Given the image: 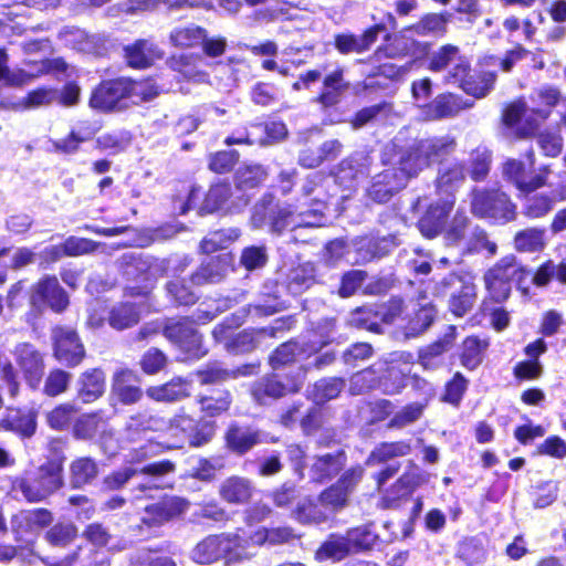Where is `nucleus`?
<instances>
[{
	"label": "nucleus",
	"instance_id": "nucleus-1",
	"mask_svg": "<svg viewBox=\"0 0 566 566\" xmlns=\"http://www.w3.org/2000/svg\"><path fill=\"white\" fill-rule=\"evenodd\" d=\"M449 63H453L454 67L449 70V76H446V80L458 84L467 94L481 98L492 88L495 75L489 72L479 81L469 76V62L460 54L459 49L451 44L443 45L431 53L428 69L432 72H442L449 69Z\"/></svg>",
	"mask_w": 566,
	"mask_h": 566
},
{
	"label": "nucleus",
	"instance_id": "nucleus-2",
	"mask_svg": "<svg viewBox=\"0 0 566 566\" xmlns=\"http://www.w3.org/2000/svg\"><path fill=\"white\" fill-rule=\"evenodd\" d=\"M532 101L533 106H527L520 99L511 103L504 111L505 125L515 128L518 137L533 135L539 122L548 117L551 107L557 103L558 92L555 88H544L538 91Z\"/></svg>",
	"mask_w": 566,
	"mask_h": 566
},
{
	"label": "nucleus",
	"instance_id": "nucleus-3",
	"mask_svg": "<svg viewBox=\"0 0 566 566\" xmlns=\"http://www.w3.org/2000/svg\"><path fill=\"white\" fill-rule=\"evenodd\" d=\"M255 553L250 552L245 533L212 535L202 539L192 551V559L199 564H210L224 557L227 563L250 559Z\"/></svg>",
	"mask_w": 566,
	"mask_h": 566
},
{
	"label": "nucleus",
	"instance_id": "nucleus-4",
	"mask_svg": "<svg viewBox=\"0 0 566 566\" xmlns=\"http://www.w3.org/2000/svg\"><path fill=\"white\" fill-rule=\"evenodd\" d=\"M454 142L448 136L429 138L415 142L407 149L402 150L394 164L399 165L405 180L417 175L431 163L448 154L453 148Z\"/></svg>",
	"mask_w": 566,
	"mask_h": 566
},
{
	"label": "nucleus",
	"instance_id": "nucleus-5",
	"mask_svg": "<svg viewBox=\"0 0 566 566\" xmlns=\"http://www.w3.org/2000/svg\"><path fill=\"white\" fill-rule=\"evenodd\" d=\"M148 429L165 430L166 433L176 439L168 448L178 447L182 440H188L193 447L207 443L213 436V426L210 422L197 423L191 417L185 413L176 415L168 423L158 419H149Z\"/></svg>",
	"mask_w": 566,
	"mask_h": 566
},
{
	"label": "nucleus",
	"instance_id": "nucleus-6",
	"mask_svg": "<svg viewBox=\"0 0 566 566\" xmlns=\"http://www.w3.org/2000/svg\"><path fill=\"white\" fill-rule=\"evenodd\" d=\"M471 207L475 216L494 219L500 222H509L516 216L515 205L511 202L504 192L497 190L474 191Z\"/></svg>",
	"mask_w": 566,
	"mask_h": 566
},
{
	"label": "nucleus",
	"instance_id": "nucleus-7",
	"mask_svg": "<svg viewBox=\"0 0 566 566\" xmlns=\"http://www.w3.org/2000/svg\"><path fill=\"white\" fill-rule=\"evenodd\" d=\"M522 272L514 256L503 258L484 275L485 287L490 297L495 302L505 301L510 295L512 282L520 280Z\"/></svg>",
	"mask_w": 566,
	"mask_h": 566
},
{
	"label": "nucleus",
	"instance_id": "nucleus-8",
	"mask_svg": "<svg viewBox=\"0 0 566 566\" xmlns=\"http://www.w3.org/2000/svg\"><path fill=\"white\" fill-rule=\"evenodd\" d=\"M468 218L457 213L446 229L444 239L448 245H461L463 252L486 250L491 255L496 252V244L490 242L482 230H474L467 238Z\"/></svg>",
	"mask_w": 566,
	"mask_h": 566
},
{
	"label": "nucleus",
	"instance_id": "nucleus-9",
	"mask_svg": "<svg viewBox=\"0 0 566 566\" xmlns=\"http://www.w3.org/2000/svg\"><path fill=\"white\" fill-rule=\"evenodd\" d=\"M534 164L533 151L527 155V164L517 159H509L503 165V176L523 193L535 191L546 184L548 170L545 168L538 174L532 175L530 170L533 169Z\"/></svg>",
	"mask_w": 566,
	"mask_h": 566
},
{
	"label": "nucleus",
	"instance_id": "nucleus-10",
	"mask_svg": "<svg viewBox=\"0 0 566 566\" xmlns=\"http://www.w3.org/2000/svg\"><path fill=\"white\" fill-rule=\"evenodd\" d=\"M62 467L59 462H49L40 468L39 476L34 480H24L20 489L28 501L38 502L45 499L62 484Z\"/></svg>",
	"mask_w": 566,
	"mask_h": 566
},
{
	"label": "nucleus",
	"instance_id": "nucleus-11",
	"mask_svg": "<svg viewBox=\"0 0 566 566\" xmlns=\"http://www.w3.org/2000/svg\"><path fill=\"white\" fill-rule=\"evenodd\" d=\"M30 301L35 308L49 306L54 312H62L69 305V297L54 276H46L34 284Z\"/></svg>",
	"mask_w": 566,
	"mask_h": 566
},
{
	"label": "nucleus",
	"instance_id": "nucleus-12",
	"mask_svg": "<svg viewBox=\"0 0 566 566\" xmlns=\"http://www.w3.org/2000/svg\"><path fill=\"white\" fill-rule=\"evenodd\" d=\"M364 470L358 467L345 472L336 484L325 490L321 496V504L329 511H336L347 504L349 494L360 481Z\"/></svg>",
	"mask_w": 566,
	"mask_h": 566
},
{
	"label": "nucleus",
	"instance_id": "nucleus-13",
	"mask_svg": "<svg viewBox=\"0 0 566 566\" xmlns=\"http://www.w3.org/2000/svg\"><path fill=\"white\" fill-rule=\"evenodd\" d=\"M53 340L56 359L66 366L74 367L84 358V347L73 329L65 327L54 328Z\"/></svg>",
	"mask_w": 566,
	"mask_h": 566
},
{
	"label": "nucleus",
	"instance_id": "nucleus-14",
	"mask_svg": "<svg viewBox=\"0 0 566 566\" xmlns=\"http://www.w3.org/2000/svg\"><path fill=\"white\" fill-rule=\"evenodd\" d=\"M324 203L319 202L317 208L311 211H292L290 208H282L277 216L272 220L271 228L275 232L285 229L294 230L300 227H321L324 224L322 209Z\"/></svg>",
	"mask_w": 566,
	"mask_h": 566
},
{
	"label": "nucleus",
	"instance_id": "nucleus-15",
	"mask_svg": "<svg viewBox=\"0 0 566 566\" xmlns=\"http://www.w3.org/2000/svg\"><path fill=\"white\" fill-rule=\"evenodd\" d=\"M165 335L187 354V358H200L206 354L201 348L200 335L187 319L167 325Z\"/></svg>",
	"mask_w": 566,
	"mask_h": 566
},
{
	"label": "nucleus",
	"instance_id": "nucleus-16",
	"mask_svg": "<svg viewBox=\"0 0 566 566\" xmlns=\"http://www.w3.org/2000/svg\"><path fill=\"white\" fill-rule=\"evenodd\" d=\"M413 357L410 353H392L386 368V376L379 380V387L386 394H397L405 387L406 375L410 373Z\"/></svg>",
	"mask_w": 566,
	"mask_h": 566
},
{
	"label": "nucleus",
	"instance_id": "nucleus-17",
	"mask_svg": "<svg viewBox=\"0 0 566 566\" xmlns=\"http://www.w3.org/2000/svg\"><path fill=\"white\" fill-rule=\"evenodd\" d=\"M15 361L22 370L28 385L32 389L40 386L43 376V358L30 344H20L14 349Z\"/></svg>",
	"mask_w": 566,
	"mask_h": 566
},
{
	"label": "nucleus",
	"instance_id": "nucleus-18",
	"mask_svg": "<svg viewBox=\"0 0 566 566\" xmlns=\"http://www.w3.org/2000/svg\"><path fill=\"white\" fill-rule=\"evenodd\" d=\"M429 478V473L417 468L406 472L382 496L384 506H394L399 500L409 497L419 486L428 483Z\"/></svg>",
	"mask_w": 566,
	"mask_h": 566
},
{
	"label": "nucleus",
	"instance_id": "nucleus-19",
	"mask_svg": "<svg viewBox=\"0 0 566 566\" xmlns=\"http://www.w3.org/2000/svg\"><path fill=\"white\" fill-rule=\"evenodd\" d=\"M125 84L122 78L101 83L90 98V106L94 109L107 112L114 109L125 99Z\"/></svg>",
	"mask_w": 566,
	"mask_h": 566
},
{
	"label": "nucleus",
	"instance_id": "nucleus-20",
	"mask_svg": "<svg viewBox=\"0 0 566 566\" xmlns=\"http://www.w3.org/2000/svg\"><path fill=\"white\" fill-rule=\"evenodd\" d=\"M448 284L459 285L452 293L449 307L455 316H463L468 313L476 300V286L472 281H464L455 275H450Z\"/></svg>",
	"mask_w": 566,
	"mask_h": 566
},
{
	"label": "nucleus",
	"instance_id": "nucleus-21",
	"mask_svg": "<svg viewBox=\"0 0 566 566\" xmlns=\"http://www.w3.org/2000/svg\"><path fill=\"white\" fill-rule=\"evenodd\" d=\"M188 507V503L179 497L165 499L159 503L145 507L143 522L148 525L161 524L169 518L181 514Z\"/></svg>",
	"mask_w": 566,
	"mask_h": 566
},
{
	"label": "nucleus",
	"instance_id": "nucleus-22",
	"mask_svg": "<svg viewBox=\"0 0 566 566\" xmlns=\"http://www.w3.org/2000/svg\"><path fill=\"white\" fill-rule=\"evenodd\" d=\"M303 373L296 379L283 384L276 378H266L260 381L252 390L254 399L260 403H266V398L276 399L287 392L297 391L302 385Z\"/></svg>",
	"mask_w": 566,
	"mask_h": 566
},
{
	"label": "nucleus",
	"instance_id": "nucleus-23",
	"mask_svg": "<svg viewBox=\"0 0 566 566\" xmlns=\"http://www.w3.org/2000/svg\"><path fill=\"white\" fill-rule=\"evenodd\" d=\"M453 206L452 199L430 206L426 214L419 220V230L427 238L436 237L444 224V219Z\"/></svg>",
	"mask_w": 566,
	"mask_h": 566
},
{
	"label": "nucleus",
	"instance_id": "nucleus-24",
	"mask_svg": "<svg viewBox=\"0 0 566 566\" xmlns=\"http://www.w3.org/2000/svg\"><path fill=\"white\" fill-rule=\"evenodd\" d=\"M146 395L159 402H172L190 395L189 385L181 378H175L160 386H153L146 390Z\"/></svg>",
	"mask_w": 566,
	"mask_h": 566
},
{
	"label": "nucleus",
	"instance_id": "nucleus-25",
	"mask_svg": "<svg viewBox=\"0 0 566 566\" xmlns=\"http://www.w3.org/2000/svg\"><path fill=\"white\" fill-rule=\"evenodd\" d=\"M134 382H137V376L134 371L122 369L116 373L113 391L122 402L134 403L140 399L142 390Z\"/></svg>",
	"mask_w": 566,
	"mask_h": 566
},
{
	"label": "nucleus",
	"instance_id": "nucleus-26",
	"mask_svg": "<svg viewBox=\"0 0 566 566\" xmlns=\"http://www.w3.org/2000/svg\"><path fill=\"white\" fill-rule=\"evenodd\" d=\"M161 56L157 45L148 41H139L126 49L127 61L133 67H147Z\"/></svg>",
	"mask_w": 566,
	"mask_h": 566
},
{
	"label": "nucleus",
	"instance_id": "nucleus-27",
	"mask_svg": "<svg viewBox=\"0 0 566 566\" xmlns=\"http://www.w3.org/2000/svg\"><path fill=\"white\" fill-rule=\"evenodd\" d=\"M104 390L105 375L101 369H92L81 376L78 395L84 402L96 400Z\"/></svg>",
	"mask_w": 566,
	"mask_h": 566
},
{
	"label": "nucleus",
	"instance_id": "nucleus-28",
	"mask_svg": "<svg viewBox=\"0 0 566 566\" xmlns=\"http://www.w3.org/2000/svg\"><path fill=\"white\" fill-rule=\"evenodd\" d=\"M449 331L450 332L446 334L443 338L423 348L419 353V360L423 368H436L439 365V357L452 346L455 337V328L450 326Z\"/></svg>",
	"mask_w": 566,
	"mask_h": 566
},
{
	"label": "nucleus",
	"instance_id": "nucleus-29",
	"mask_svg": "<svg viewBox=\"0 0 566 566\" xmlns=\"http://www.w3.org/2000/svg\"><path fill=\"white\" fill-rule=\"evenodd\" d=\"M229 269L230 258L228 254H222L203 265L192 276V281L196 284L218 282L229 272Z\"/></svg>",
	"mask_w": 566,
	"mask_h": 566
},
{
	"label": "nucleus",
	"instance_id": "nucleus-30",
	"mask_svg": "<svg viewBox=\"0 0 566 566\" xmlns=\"http://www.w3.org/2000/svg\"><path fill=\"white\" fill-rule=\"evenodd\" d=\"M488 346L486 339L475 336L465 338L461 347V364L468 369H475L482 363Z\"/></svg>",
	"mask_w": 566,
	"mask_h": 566
},
{
	"label": "nucleus",
	"instance_id": "nucleus-31",
	"mask_svg": "<svg viewBox=\"0 0 566 566\" xmlns=\"http://www.w3.org/2000/svg\"><path fill=\"white\" fill-rule=\"evenodd\" d=\"M220 495L229 503H242L251 496V485L245 479L232 476L222 483Z\"/></svg>",
	"mask_w": 566,
	"mask_h": 566
},
{
	"label": "nucleus",
	"instance_id": "nucleus-32",
	"mask_svg": "<svg viewBox=\"0 0 566 566\" xmlns=\"http://www.w3.org/2000/svg\"><path fill=\"white\" fill-rule=\"evenodd\" d=\"M292 537V532L289 528H259L254 531L245 541L250 545V552L263 544L276 545L287 542Z\"/></svg>",
	"mask_w": 566,
	"mask_h": 566
},
{
	"label": "nucleus",
	"instance_id": "nucleus-33",
	"mask_svg": "<svg viewBox=\"0 0 566 566\" xmlns=\"http://www.w3.org/2000/svg\"><path fill=\"white\" fill-rule=\"evenodd\" d=\"M7 62L8 56L6 52L0 50V81H4L8 85H23L46 70V63L43 62L36 73L27 70L10 71Z\"/></svg>",
	"mask_w": 566,
	"mask_h": 566
},
{
	"label": "nucleus",
	"instance_id": "nucleus-34",
	"mask_svg": "<svg viewBox=\"0 0 566 566\" xmlns=\"http://www.w3.org/2000/svg\"><path fill=\"white\" fill-rule=\"evenodd\" d=\"M448 15L441 13L426 14L417 24L407 29L405 33L416 32L419 35H439L447 31Z\"/></svg>",
	"mask_w": 566,
	"mask_h": 566
},
{
	"label": "nucleus",
	"instance_id": "nucleus-35",
	"mask_svg": "<svg viewBox=\"0 0 566 566\" xmlns=\"http://www.w3.org/2000/svg\"><path fill=\"white\" fill-rule=\"evenodd\" d=\"M545 230L530 228L515 234L514 244L516 250L522 252H536L545 248Z\"/></svg>",
	"mask_w": 566,
	"mask_h": 566
},
{
	"label": "nucleus",
	"instance_id": "nucleus-36",
	"mask_svg": "<svg viewBox=\"0 0 566 566\" xmlns=\"http://www.w3.org/2000/svg\"><path fill=\"white\" fill-rule=\"evenodd\" d=\"M264 130H265V134H266V137L265 139H259L256 140L255 138L252 137V134H248L245 137H228L226 139V144L231 146V145H234V144H255V143H260V144H269V143H274V142H279L281 139H283L286 134H287V129H286V126L285 124H283L282 122H272L270 124H266L265 127H264Z\"/></svg>",
	"mask_w": 566,
	"mask_h": 566
},
{
	"label": "nucleus",
	"instance_id": "nucleus-37",
	"mask_svg": "<svg viewBox=\"0 0 566 566\" xmlns=\"http://www.w3.org/2000/svg\"><path fill=\"white\" fill-rule=\"evenodd\" d=\"M140 318V313L133 304H120L113 307L108 316V323L113 328L125 329L135 325Z\"/></svg>",
	"mask_w": 566,
	"mask_h": 566
},
{
	"label": "nucleus",
	"instance_id": "nucleus-38",
	"mask_svg": "<svg viewBox=\"0 0 566 566\" xmlns=\"http://www.w3.org/2000/svg\"><path fill=\"white\" fill-rule=\"evenodd\" d=\"M266 337H273V332L268 329H261L258 332L243 331L238 334L231 344H227V347L237 353H245L261 345L262 339Z\"/></svg>",
	"mask_w": 566,
	"mask_h": 566
},
{
	"label": "nucleus",
	"instance_id": "nucleus-39",
	"mask_svg": "<svg viewBox=\"0 0 566 566\" xmlns=\"http://www.w3.org/2000/svg\"><path fill=\"white\" fill-rule=\"evenodd\" d=\"M352 553V546L344 536H331L316 552V558L319 560L324 559H343L345 556Z\"/></svg>",
	"mask_w": 566,
	"mask_h": 566
},
{
	"label": "nucleus",
	"instance_id": "nucleus-40",
	"mask_svg": "<svg viewBox=\"0 0 566 566\" xmlns=\"http://www.w3.org/2000/svg\"><path fill=\"white\" fill-rule=\"evenodd\" d=\"M345 88L346 84L343 81L342 71H334L324 80V90L319 96V102L325 106L336 104Z\"/></svg>",
	"mask_w": 566,
	"mask_h": 566
},
{
	"label": "nucleus",
	"instance_id": "nucleus-41",
	"mask_svg": "<svg viewBox=\"0 0 566 566\" xmlns=\"http://www.w3.org/2000/svg\"><path fill=\"white\" fill-rule=\"evenodd\" d=\"M51 513L46 510L21 511L13 516V525L17 531L27 522L30 532H35L51 522Z\"/></svg>",
	"mask_w": 566,
	"mask_h": 566
},
{
	"label": "nucleus",
	"instance_id": "nucleus-42",
	"mask_svg": "<svg viewBox=\"0 0 566 566\" xmlns=\"http://www.w3.org/2000/svg\"><path fill=\"white\" fill-rule=\"evenodd\" d=\"M344 465L343 454L319 457L312 467L313 478L322 481L339 472Z\"/></svg>",
	"mask_w": 566,
	"mask_h": 566
},
{
	"label": "nucleus",
	"instance_id": "nucleus-43",
	"mask_svg": "<svg viewBox=\"0 0 566 566\" xmlns=\"http://www.w3.org/2000/svg\"><path fill=\"white\" fill-rule=\"evenodd\" d=\"M460 108L461 107L453 95H440L427 106V118L437 119L451 116L458 113Z\"/></svg>",
	"mask_w": 566,
	"mask_h": 566
},
{
	"label": "nucleus",
	"instance_id": "nucleus-44",
	"mask_svg": "<svg viewBox=\"0 0 566 566\" xmlns=\"http://www.w3.org/2000/svg\"><path fill=\"white\" fill-rule=\"evenodd\" d=\"M266 177L265 170L259 165H247L238 169L235 174L237 188L248 190L256 187Z\"/></svg>",
	"mask_w": 566,
	"mask_h": 566
},
{
	"label": "nucleus",
	"instance_id": "nucleus-45",
	"mask_svg": "<svg viewBox=\"0 0 566 566\" xmlns=\"http://www.w3.org/2000/svg\"><path fill=\"white\" fill-rule=\"evenodd\" d=\"M227 441L231 449L239 453H243L261 440L256 432H252L247 429L232 428L227 434Z\"/></svg>",
	"mask_w": 566,
	"mask_h": 566
},
{
	"label": "nucleus",
	"instance_id": "nucleus-46",
	"mask_svg": "<svg viewBox=\"0 0 566 566\" xmlns=\"http://www.w3.org/2000/svg\"><path fill=\"white\" fill-rule=\"evenodd\" d=\"M205 31L195 25L176 28L170 34V41L178 48H191L201 43L205 39Z\"/></svg>",
	"mask_w": 566,
	"mask_h": 566
},
{
	"label": "nucleus",
	"instance_id": "nucleus-47",
	"mask_svg": "<svg viewBox=\"0 0 566 566\" xmlns=\"http://www.w3.org/2000/svg\"><path fill=\"white\" fill-rule=\"evenodd\" d=\"M1 424L3 428L14 430L25 437L33 434L36 427L34 413L20 415L19 411L10 412Z\"/></svg>",
	"mask_w": 566,
	"mask_h": 566
},
{
	"label": "nucleus",
	"instance_id": "nucleus-48",
	"mask_svg": "<svg viewBox=\"0 0 566 566\" xmlns=\"http://www.w3.org/2000/svg\"><path fill=\"white\" fill-rule=\"evenodd\" d=\"M57 98V93L51 88H39L30 92L24 98L19 101L15 109H30L48 105Z\"/></svg>",
	"mask_w": 566,
	"mask_h": 566
},
{
	"label": "nucleus",
	"instance_id": "nucleus-49",
	"mask_svg": "<svg viewBox=\"0 0 566 566\" xmlns=\"http://www.w3.org/2000/svg\"><path fill=\"white\" fill-rule=\"evenodd\" d=\"M352 546V553L369 549L376 542L377 535L367 526L349 530L345 536Z\"/></svg>",
	"mask_w": 566,
	"mask_h": 566
},
{
	"label": "nucleus",
	"instance_id": "nucleus-50",
	"mask_svg": "<svg viewBox=\"0 0 566 566\" xmlns=\"http://www.w3.org/2000/svg\"><path fill=\"white\" fill-rule=\"evenodd\" d=\"M410 446L405 442L382 443L370 454L368 463H380L395 457L408 454Z\"/></svg>",
	"mask_w": 566,
	"mask_h": 566
},
{
	"label": "nucleus",
	"instance_id": "nucleus-51",
	"mask_svg": "<svg viewBox=\"0 0 566 566\" xmlns=\"http://www.w3.org/2000/svg\"><path fill=\"white\" fill-rule=\"evenodd\" d=\"M239 237L235 230L214 231L209 233L201 242V249L205 253H212L219 249H226L229 243Z\"/></svg>",
	"mask_w": 566,
	"mask_h": 566
},
{
	"label": "nucleus",
	"instance_id": "nucleus-52",
	"mask_svg": "<svg viewBox=\"0 0 566 566\" xmlns=\"http://www.w3.org/2000/svg\"><path fill=\"white\" fill-rule=\"evenodd\" d=\"M342 388L343 381L340 379H323L314 385L311 395L316 403H323L336 398Z\"/></svg>",
	"mask_w": 566,
	"mask_h": 566
},
{
	"label": "nucleus",
	"instance_id": "nucleus-53",
	"mask_svg": "<svg viewBox=\"0 0 566 566\" xmlns=\"http://www.w3.org/2000/svg\"><path fill=\"white\" fill-rule=\"evenodd\" d=\"M174 471L175 464L170 461L155 462L144 467L140 472L145 475H148L150 480L147 483L142 484V488L151 489L161 486V484H159V480Z\"/></svg>",
	"mask_w": 566,
	"mask_h": 566
},
{
	"label": "nucleus",
	"instance_id": "nucleus-54",
	"mask_svg": "<svg viewBox=\"0 0 566 566\" xmlns=\"http://www.w3.org/2000/svg\"><path fill=\"white\" fill-rule=\"evenodd\" d=\"M71 469L72 482L75 486L90 482L96 475L95 463L86 458L74 461Z\"/></svg>",
	"mask_w": 566,
	"mask_h": 566
},
{
	"label": "nucleus",
	"instance_id": "nucleus-55",
	"mask_svg": "<svg viewBox=\"0 0 566 566\" xmlns=\"http://www.w3.org/2000/svg\"><path fill=\"white\" fill-rule=\"evenodd\" d=\"M190 57L186 55H180L178 57H172L170 61V66L172 70L181 73L186 78L203 83L207 81L208 75L201 71H198L195 65L190 62Z\"/></svg>",
	"mask_w": 566,
	"mask_h": 566
},
{
	"label": "nucleus",
	"instance_id": "nucleus-56",
	"mask_svg": "<svg viewBox=\"0 0 566 566\" xmlns=\"http://www.w3.org/2000/svg\"><path fill=\"white\" fill-rule=\"evenodd\" d=\"M554 206V200L548 196L539 195L530 198L524 206V214L532 219L546 216Z\"/></svg>",
	"mask_w": 566,
	"mask_h": 566
},
{
	"label": "nucleus",
	"instance_id": "nucleus-57",
	"mask_svg": "<svg viewBox=\"0 0 566 566\" xmlns=\"http://www.w3.org/2000/svg\"><path fill=\"white\" fill-rule=\"evenodd\" d=\"M229 192L230 188L227 185H216L211 187L200 209L208 213L222 209Z\"/></svg>",
	"mask_w": 566,
	"mask_h": 566
},
{
	"label": "nucleus",
	"instance_id": "nucleus-58",
	"mask_svg": "<svg viewBox=\"0 0 566 566\" xmlns=\"http://www.w3.org/2000/svg\"><path fill=\"white\" fill-rule=\"evenodd\" d=\"M70 380L71 374L61 369H54L46 377L44 392L51 397L57 396L67 389Z\"/></svg>",
	"mask_w": 566,
	"mask_h": 566
},
{
	"label": "nucleus",
	"instance_id": "nucleus-59",
	"mask_svg": "<svg viewBox=\"0 0 566 566\" xmlns=\"http://www.w3.org/2000/svg\"><path fill=\"white\" fill-rule=\"evenodd\" d=\"M201 410L209 417H214L228 410L230 406L229 394H222L218 397H203L200 399Z\"/></svg>",
	"mask_w": 566,
	"mask_h": 566
},
{
	"label": "nucleus",
	"instance_id": "nucleus-60",
	"mask_svg": "<svg viewBox=\"0 0 566 566\" xmlns=\"http://www.w3.org/2000/svg\"><path fill=\"white\" fill-rule=\"evenodd\" d=\"M490 154L485 149H478L472 154L470 175L472 179H483L489 172Z\"/></svg>",
	"mask_w": 566,
	"mask_h": 566
},
{
	"label": "nucleus",
	"instance_id": "nucleus-61",
	"mask_svg": "<svg viewBox=\"0 0 566 566\" xmlns=\"http://www.w3.org/2000/svg\"><path fill=\"white\" fill-rule=\"evenodd\" d=\"M74 409L71 405H61L48 413L46 420L51 428L61 430L69 426Z\"/></svg>",
	"mask_w": 566,
	"mask_h": 566
},
{
	"label": "nucleus",
	"instance_id": "nucleus-62",
	"mask_svg": "<svg viewBox=\"0 0 566 566\" xmlns=\"http://www.w3.org/2000/svg\"><path fill=\"white\" fill-rule=\"evenodd\" d=\"M538 144L546 156L556 157L563 147V139L556 132L546 130L538 136Z\"/></svg>",
	"mask_w": 566,
	"mask_h": 566
},
{
	"label": "nucleus",
	"instance_id": "nucleus-63",
	"mask_svg": "<svg viewBox=\"0 0 566 566\" xmlns=\"http://www.w3.org/2000/svg\"><path fill=\"white\" fill-rule=\"evenodd\" d=\"M296 517L302 523H321L327 518V514L317 504L306 501L300 505Z\"/></svg>",
	"mask_w": 566,
	"mask_h": 566
},
{
	"label": "nucleus",
	"instance_id": "nucleus-64",
	"mask_svg": "<svg viewBox=\"0 0 566 566\" xmlns=\"http://www.w3.org/2000/svg\"><path fill=\"white\" fill-rule=\"evenodd\" d=\"M537 450L539 454L563 459L566 457V442L557 436H552L544 440Z\"/></svg>",
	"mask_w": 566,
	"mask_h": 566
}]
</instances>
